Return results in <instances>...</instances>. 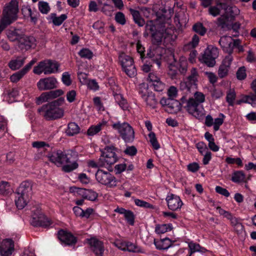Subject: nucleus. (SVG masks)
I'll use <instances>...</instances> for the list:
<instances>
[{
    "label": "nucleus",
    "mask_w": 256,
    "mask_h": 256,
    "mask_svg": "<svg viewBox=\"0 0 256 256\" xmlns=\"http://www.w3.org/2000/svg\"><path fill=\"white\" fill-rule=\"evenodd\" d=\"M59 240L66 245H72L76 244V240L71 233L64 230H60L58 232Z\"/></svg>",
    "instance_id": "20"
},
{
    "label": "nucleus",
    "mask_w": 256,
    "mask_h": 256,
    "mask_svg": "<svg viewBox=\"0 0 256 256\" xmlns=\"http://www.w3.org/2000/svg\"><path fill=\"white\" fill-rule=\"evenodd\" d=\"M64 102V98H60L50 102L44 105L38 111L46 120H54L62 118L64 110L60 106Z\"/></svg>",
    "instance_id": "2"
},
{
    "label": "nucleus",
    "mask_w": 256,
    "mask_h": 256,
    "mask_svg": "<svg viewBox=\"0 0 256 256\" xmlns=\"http://www.w3.org/2000/svg\"><path fill=\"white\" fill-rule=\"evenodd\" d=\"M220 8L218 7V6H210L208 8L209 14L214 17L218 16L220 14Z\"/></svg>",
    "instance_id": "56"
},
{
    "label": "nucleus",
    "mask_w": 256,
    "mask_h": 256,
    "mask_svg": "<svg viewBox=\"0 0 256 256\" xmlns=\"http://www.w3.org/2000/svg\"><path fill=\"white\" fill-rule=\"evenodd\" d=\"M186 242L188 244L189 250L194 254L196 252L204 253L207 251L204 248L198 244L194 242L193 241H188Z\"/></svg>",
    "instance_id": "30"
},
{
    "label": "nucleus",
    "mask_w": 256,
    "mask_h": 256,
    "mask_svg": "<svg viewBox=\"0 0 256 256\" xmlns=\"http://www.w3.org/2000/svg\"><path fill=\"white\" fill-rule=\"evenodd\" d=\"M59 66V64L56 61L45 60L40 62L36 66L34 67L33 72L38 75L42 73L44 74H50L57 72Z\"/></svg>",
    "instance_id": "6"
},
{
    "label": "nucleus",
    "mask_w": 256,
    "mask_h": 256,
    "mask_svg": "<svg viewBox=\"0 0 256 256\" xmlns=\"http://www.w3.org/2000/svg\"><path fill=\"white\" fill-rule=\"evenodd\" d=\"M78 54L82 58L90 60L93 56L92 52L88 48H82L79 52Z\"/></svg>",
    "instance_id": "44"
},
{
    "label": "nucleus",
    "mask_w": 256,
    "mask_h": 256,
    "mask_svg": "<svg viewBox=\"0 0 256 256\" xmlns=\"http://www.w3.org/2000/svg\"><path fill=\"white\" fill-rule=\"evenodd\" d=\"M160 104L164 106L165 110L170 114H176L181 109L180 102L176 100L166 99L164 97L161 98Z\"/></svg>",
    "instance_id": "12"
},
{
    "label": "nucleus",
    "mask_w": 256,
    "mask_h": 256,
    "mask_svg": "<svg viewBox=\"0 0 256 256\" xmlns=\"http://www.w3.org/2000/svg\"><path fill=\"white\" fill-rule=\"evenodd\" d=\"M142 96L148 106H149L152 108H154L156 107L158 102L154 94L150 92L148 94H144Z\"/></svg>",
    "instance_id": "25"
},
{
    "label": "nucleus",
    "mask_w": 256,
    "mask_h": 256,
    "mask_svg": "<svg viewBox=\"0 0 256 256\" xmlns=\"http://www.w3.org/2000/svg\"><path fill=\"white\" fill-rule=\"evenodd\" d=\"M64 94L62 90H52L48 92H44L36 98V104H42L43 102H48L51 100L55 98Z\"/></svg>",
    "instance_id": "16"
},
{
    "label": "nucleus",
    "mask_w": 256,
    "mask_h": 256,
    "mask_svg": "<svg viewBox=\"0 0 256 256\" xmlns=\"http://www.w3.org/2000/svg\"><path fill=\"white\" fill-rule=\"evenodd\" d=\"M107 122L106 120H102L96 126H90L88 130L87 133L88 136H92L99 132H100L106 126Z\"/></svg>",
    "instance_id": "27"
},
{
    "label": "nucleus",
    "mask_w": 256,
    "mask_h": 256,
    "mask_svg": "<svg viewBox=\"0 0 256 256\" xmlns=\"http://www.w3.org/2000/svg\"><path fill=\"white\" fill-rule=\"evenodd\" d=\"M215 190L217 193L220 194L226 197H228L230 195V192L226 189L220 186H216Z\"/></svg>",
    "instance_id": "62"
},
{
    "label": "nucleus",
    "mask_w": 256,
    "mask_h": 256,
    "mask_svg": "<svg viewBox=\"0 0 256 256\" xmlns=\"http://www.w3.org/2000/svg\"><path fill=\"white\" fill-rule=\"evenodd\" d=\"M256 100V94L246 96L242 99V100L238 101L237 102V104H240L241 102L252 104Z\"/></svg>",
    "instance_id": "47"
},
{
    "label": "nucleus",
    "mask_w": 256,
    "mask_h": 256,
    "mask_svg": "<svg viewBox=\"0 0 256 256\" xmlns=\"http://www.w3.org/2000/svg\"><path fill=\"white\" fill-rule=\"evenodd\" d=\"M97 197L98 194L96 192L91 190H87L85 199L91 201H94L97 198Z\"/></svg>",
    "instance_id": "51"
},
{
    "label": "nucleus",
    "mask_w": 256,
    "mask_h": 256,
    "mask_svg": "<svg viewBox=\"0 0 256 256\" xmlns=\"http://www.w3.org/2000/svg\"><path fill=\"white\" fill-rule=\"evenodd\" d=\"M227 53L228 55L225 56L224 58L222 60V64L230 68V66L233 60V56L232 55V52Z\"/></svg>",
    "instance_id": "59"
},
{
    "label": "nucleus",
    "mask_w": 256,
    "mask_h": 256,
    "mask_svg": "<svg viewBox=\"0 0 256 256\" xmlns=\"http://www.w3.org/2000/svg\"><path fill=\"white\" fill-rule=\"evenodd\" d=\"M96 178L100 184L110 188L116 186V178L108 172L98 169L96 174Z\"/></svg>",
    "instance_id": "11"
},
{
    "label": "nucleus",
    "mask_w": 256,
    "mask_h": 256,
    "mask_svg": "<svg viewBox=\"0 0 256 256\" xmlns=\"http://www.w3.org/2000/svg\"><path fill=\"white\" fill-rule=\"evenodd\" d=\"M234 40L232 36H224L220 38L219 44L224 52H232Z\"/></svg>",
    "instance_id": "19"
},
{
    "label": "nucleus",
    "mask_w": 256,
    "mask_h": 256,
    "mask_svg": "<svg viewBox=\"0 0 256 256\" xmlns=\"http://www.w3.org/2000/svg\"><path fill=\"white\" fill-rule=\"evenodd\" d=\"M198 70L196 68H192L190 70V74L187 77L186 80V86L188 84H196L198 78Z\"/></svg>",
    "instance_id": "26"
},
{
    "label": "nucleus",
    "mask_w": 256,
    "mask_h": 256,
    "mask_svg": "<svg viewBox=\"0 0 256 256\" xmlns=\"http://www.w3.org/2000/svg\"><path fill=\"white\" fill-rule=\"evenodd\" d=\"M236 97V94L234 90H230L227 93L226 102L228 103L229 106H233L234 101Z\"/></svg>",
    "instance_id": "43"
},
{
    "label": "nucleus",
    "mask_w": 256,
    "mask_h": 256,
    "mask_svg": "<svg viewBox=\"0 0 256 256\" xmlns=\"http://www.w3.org/2000/svg\"><path fill=\"white\" fill-rule=\"evenodd\" d=\"M166 200L168 208L173 211L180 210L183 205V202L180 197L172 194H168Z\"/></svg>",
    "instance_id": "14"
},
{
    "label": "nucleus",
    "mask_w": 256,
    "mask_h": 256,
    "mask_svg": "<svg viewBox=\"0 0 256 256\" xmlns=\"http://www.w3.org/2000/svg\"><path fill=\"white\" fill-rule=\"evenodd\" d=\"M169 31V29H166L164 32L158 31L152 33V40L153 43L159 44L162 42L163 38H166L169 34H170Z\"/></svg>",
    "instance_id": "24"
},
{
    "label": "nucleus",
    "mask_w": 256,
    "mask_h": 256,
    "mask_svg": "<svg viewBox=\"0 0 256 256\" xmlns=\"http://www.w3.org/2000/svg\"><path fill=\"white\" fill-rule=\"evenodd\" d=\"M192 29L196 33L202 36H204L207 31L206 28L200 22L195 24L192 26Z\"/></svg>",
    "instance_id": "37"
},
{
    "label": "nucleus",
    "mask_w": 256,
    "mask_h": 256,
    "mask_svg": "<svg viewBox=\"0 0 256 256\" xmlns=\"http://www.w3.org/2000/svg\"><path fill=\"white\" fill-rule=\"evenodd\" d=\"M119 61L123 70L130 77H134L136 74V70L132 58L124 53L119 55Z\"/></svg>",
    "instance_id": "9"
},
{
    "label": "nucleus",
    "mask_w": 256,
    "mask_h": 256,
    "mask_svg": "<svg viewBox=\"0 0 256 256\" xmlns=\"http://www.w3.org/2000/svg\"><path fill=\"white\" fill-rule=\"evenodd\" d=\"M154 244L157 249L166 250L172 245V242L168 238L161 239L160 240L156 241Z\"/></svg>",
    "instance_id": "29"
},
{
    "label": "nucleus",
    "mask_w": 256,
    "mask_h": 256,
    "mask_svg": "<svg viewBox=\"0 0 256 256\" xmlns=\"http://www.w3.org/2000/svg\"><path fill=\"white\" fill-rule=\"evenodd\" d=\"M88 243L90 250L94 253L96 256H103L104 246L103 243L94 238L88 240Z\"/></svg>",
    "instance_id": "18"
},
{
    "label": "nucleus",
    "mask_w": 256,
    "mask_h": 256,
    "mask_svg": "<svg viewBox=\"0 0 256 256\" xmlns=\"http://www.w3.org/2000/svg\"><path fill=\"white\" fill-rule=\"evenodd\" d=\"M148 138H150V142L154 149L158 150L160 148V145L158 142L155 134L151 132L148 134Z\"/></svg>",
    "instance_id": "39"
},
{
    "label": "nucleus",
    "mask_w": 256,
    "mask_h": 256,
    "mask_svg": "<svg viewBox=\"0 0 256 256\" xmlns=\"http://www.w3.org/2000/svg\"><path fill=\"white\" fill-rule=\"evenodd\" d=\"M80 130V128L76 124L75 122H70L68 124L66 133L69 136H72L78 134Z\"/></svg>",
    "instance_id": "32"
},
{
    "label": "nucleus",
    "mask_w": 256,
    "mask_h": 256,
    "mask_svg": "<svg viewBox=\"0 0 256 256\" xmlns=\"http://www.w3.org/2000/svg\"><path fill=\"white\" fill-rule=\"evenodd\" d=\"M112 128L118 130L122 138L126 142H132L134 138V132L128 122H118L112 124Z\"/></svg>",
    "instance_id": "7"
},
{
    "label": "nucleus",
    "mask_w": 256,
    "mask_h": 256,
    "mask_svg": "<svg viewBox=\"0 0 256 256\" xmlns=\"http://www.w3.org/2000/svg\"><path fill=\"white\" fill-rule=\"evenodd\" d=\"M230 68L226 65L222 64L220 66L218 70V75L220 78H223L226 76L228 74Z\"/></svg>",
    "instance_id": "46"
},
{
    "label": "nucleus",
    "mask_w": 256,
    "mask_h": 256,
    "mask_svg": "<svg viewBox=\"0 0 256 256\" xmlns=\"http://www.w3.org/2000/svg\"><path fill=\"white\" fill-rule=\"evenodd\" d=\"M124 216L127 222L130 225L133 226L134 224V213L132 211L128 210V211L124 215Z\"/></svg>",
    "instance_id": "48"
},
{
    "label": "nucleus",
    "mask_w": 256,
    "mask_h": 256,
    "mask_svg": "<svg viewBox=\"0 0 256 256\" xmlns=\"http://www.w3.org/2000/svg\"><path fill=\"white\" fill-rule=\"evenodd\" d=\"M0 192L4 195H8L12 192L10 184L6 182H2L0 183Z\"/></svg>",
    "instance_id": "38"
},
{
    "label": "nucleus",
    "mask_w": 256,
    "mask_h": 256,
    "mask_svg": "<svg viewBox=\"0 0 256 256\" xmlns=\"http://www.w3.org/2000/svg\"><path fill=\"white\" fill-rule=\"evenodd\" d=\"M67 18V16L66 14H62L59 16H57L56 14L52 13L48 16V19L52 20L54 25L59 26Z\"/></svg>",
    "instance_id": "28"
},
{
    "label": "nucleus",
    "mask_w": 256,
    "mask_h": 256,
    "mask_svg": "<svg viewBox=\"0 0 256 256\" xmlns=\"http://www.w3.org/2000/svg\"><path fill=\"white\" fill-rule=\"evenodd\" d=\"M26 59V57L22 56L13 58L8 62V66L13 70H18L24 64Z\"/></svg>",
    "instance_id": "23"
},
{
    "label": "nucleus",
    "mask_w": 256,
    "mask_h": 256,
    "mask_svg": "<svg viewBox=\"0 0 256 256\" xmlns=\"http://www.w3.org/2000/svg\"><path fill=\"white\" fill-rule=\"evenodd\" d=\"M196 147L201 154H204L206 151H208L206 144L202 142H198Z\"/></svg>",
    "instance_id": "57"
},
{
    "label": "nucleus",
    "mask_w": 256,
    "mask_h": 256,
    "mask_svg": "<svg viewBox=\"0 0 256 256\" xmlns=\"http://www.w3.org/2000/svg\"><path fill=\"white\" fill-rule=\"evenodd\" d=\"M46 157L48 160L57 166H62V170L66 172L74 170L78 167V154L71 150H58L48 153Z\"/></svg>",
    "instance_id": "1"
},
{
    "label": "nucleus",
    "mask_w": 256,
    "mask_h": 256,
    "mask_svg": "<svg viewBox=\"0 0 256 256\" xmlns=\"http://www.w3.org/2000/svg\"><path fill=\"white\" fill-rule=\"evenodd\" d=\"M15 203L18 209H22L29 202L32 195V184L29 182H23L16 190Z\"/></svg>",
    "instance_id": "5"
},
{
    "label": "nucleus",
    "mask_w": 256,
    "mask_h": 256,
    "mask_svg": "<svg viewBox=\"0 0 256 256\" xmlns=\"http://www.w3.org/2000/svg\"><path fill=\"white\" fill-rule=\"evenodd\" d=\"M40 11L44 14H47L50 10L48 4L44 1H40L38 4Z\"/></svg>",
    "instance_id": "42"
},
{
    "label": "nucleus",
    "mask_w": 256,
    "mask_h": 256,
    "mask_svg": "<svg viewBox=\"0 0 256 256\" xmlns=\"http://www.w3.org/2000/svg\"><path fill=\"white\" fill-rule=\"evenodd\" d=\"M172 229V224H158L155 228V232L158 234H164L171 230Z\"/></svg>",
    "instance_id": "34"
},
{
    "label": "nucleus",
    "mask_w": 256,
    "mask_h": 256,
    "mask_svg": "<svg viewBox=\"0 0 256 256\" xmlns=\"http://www.w3.org/2000/svg\"><path fill=\"white\" fill-rule=\"evenodd\" d=\"M218 48L209 46L199 58V60L208 67H213L216 64V59L218 57Z\"/></svg>",
    "instance_id": "8"
},
{
    "label": "nucleus",
    "mask_w": 256,
    "mask_h": 256,
    "mask_svg": "<svg viewBox=\"0 0 256 256\" xmlns=\"http://www.w3.org/2000/svg\"><path fill=\"white\" fill-rule=\"evenodd\" d=\"M14 250V243L11 239L3 240L0 246V255L1 256H10Z\"/></svg>",
    "instance_id": "17"
},
{
    "label": "nucleus",
    "mask_w": 256,
    "mask_h": 256,
    "mask_svg": "<svg viewBox=\"0 0 256 256\" xmlns=\"http://www.w3.org/2000/svg\"><path fill=\"white\" fill-rule=\"evenodd\" d=\"M134 201L136 205L142 208H152V206L150 203L141 200L134 199Z\"/></svg>",
    "instance_id": "53"
},
{
    "label": "nucleus",
    "mask_w": 256,
    "mask_h": 256,
    "mask_svg": "<svg viewBox=\"0 0 256 256\" xmlns=\"http://www.w3.org/2000/svg\"><path fill=\"white\" fill-rule=\"evenodd\" d=\"M152 86L154 90L159 92L163 91L166 87L165 84L162 82L160 80L152 84Z\"/></svg>",
    "instance_id": "50"
},
{
    "label": "nucleus",
    "mask_w": 256,
    "mask_h": 256,
    "mask_svg": "<svg viewBox=\"0 0 256 256\" xmlns=\"http://www.w3.org/2000/svg\"><path fill=\"white\" fill-rule=\"evenodd\" d=\"M62 80L66 86H69L72 84L70 74L68 72H64L62 74Z\"/></svg>",
    "instance_id": "52"
},
{
    "label": "nucleus",
    "mask_w": 256,
    "mask_h": 256,
    "mask_svg": "<svg viewBox=\"0 0 256 256\" xmlns=\"http://www.w3.org/2000/svg\"><path fill=\"white\" fill-rule=\"evenodd\" d=\"M230 220V221L231 224L232 226L236 227V228H238L239 230H242V224L240 222H238L236 218L232 216Z\"/></svg>",
    "instance_id": "61"
},
{
    "label": "nucleus",
    "mask_w": 256,
    "mask_h": 256,
    "mask_svg": "<svg viewBox=\"0 0 256 256\" xmlns=\"http://www.w3.org/2000/svg\"><path fill=\"white\" fill-rule=\"evenodd\" d=\"M237 78L240 80H244L246 77V70L244 67L239 68L236 72Z\"/></svg>",
    "instance_id": "63"
},
{
    "label": "nucleus",
    "mask_w": 256,
    "mask_h": 256,
    "mask_svg": "<svg viewBox=\"0 0 256 256\" xmlns=\"http://www.w3.org/2000/svg\"><path fill=\"white\" fill-rule=\"evenodd\" d=\"M126 250L136 253H144V250L136 244L127 242Z\"/></svg>",
    "instance_id": "35"
},
{
    "label": "nucleus",
    "mask_w": 256,
    "mask_h": 256,
    "mask_svg": "<svg viewBox=\"0 0 256 256\" xmlns=\"http://www.w3.org/2000/svg\"><path fill=\"white\" fill-rule=\"evenodd\" d=\"M100 160L102 162L100 166L104 167L112 166L116 163L118 160V157L115 152L114 148V146L106 148L102 152Z\"/></svg>",
    "instance_id": "10"
},
{
    "label": "nucleus",
    "mask_w": 256,
    "mask_h": 256,
    "mask_svg": "<svg viewBox=\"0 0 256 256\" xmlns=\"http://www.w3.org/2000/svg\"><path fill=\"white\" fill-rule=\"evenodd\" d=\"M130 12L132 16L134 22L138 26H142L145 24V22L142 18L139 11L132 8H130Z\"/></svg>",
    "instance_id": "31"
},
{
    "label": "nucleus",
    "mask_w": 256,
    "mask_h": 256,
    "mask_svg": "<svg viewBox=\"0 0 256 256\" xmlns=\"http://www.w3.org/2000/svg\"><path fill=\"white\" fill-rule=\"evenodd\" d=\"M26 12L30 18L31 22L35 24L37 21V12H33L30 7L26 8Z\"/></svg>",
    "instance_id": "49"
},
{
    "label": "nucleus",
    "mask_w": 256,
    "mask_h": 256,
    "mask_svg": "<svg viewBox=\"0 0 256 256\" xmlns=\"http://www.w3.org/2000/svg\"><path fill=\"white\" fill-rule=\"evenodd\" d=\"M168 74L172 78H175L178 74V68L174 64H170L168 66Z\"/></svg>",
    "instance_id": "54"
},
{
    "label": "nucleus",
    "mask_w": 256,
    "mask_h": 256,
    "mask_svg": "<svg viewBox=\"0 0 256 256\" xmlns=\"http://www.w3.org/2000/svg\"><path fill=\"white\" fill-rule=\"evenodd\" d=\"M18 10V2L16 0H12L4 7L2 17L0 21V33L8 26L17 19Z\"/></svg>",
    "instance_id": "4"
},
{
    "label": "nucleus",
    "mask_w": 256,
    "mask_h": 256,
    "mask_svg": "<svg viewBox=\"0 0 256 256\" xmlns=\"http://www.w3.org/2000/svg\"><path fill=\"white\" fill-rule=\"evenodd\" d=\"M57 80L54 77L41 78L37 83V86L40 90L54 88L56 87Z\"/></svg>",
    "instance_id": "15"
},
{
    "label": "nucleus",
    "mask_w": 256,
    "mask_h": 256,
    "mask_svg": "<svg viewBox=\"0 0 256 256\" xmlns=\"http://www.w3.org/2000/svg\"><path fill=\"white\" fill-rule=\"evenodd\" d=\"M34 226H42L48 228L52 224V222L44 216H40L38 218L34 217L30 222Z\"/></svg>",
    "instance_id": "22"
},
{
    "label": "nucleus",
    "mask_w": 256,
    "mask_h": 256,
    "mask_svg": "<svg viewBox=\"0 0 256 256\" xmlns=\"http://www.w3.org/2000/svg\"><path fill=\"white\" fill-rule=\"evenodd\" d=\"M27 72L24 69L22 68L21 70L12 74L10 77V81L12 82H18L26 74Z\"/></svg>",
    "instance_id": "36"
},
{
    "label": "nucleus",
    "mask_w": 256,
    "mask_h": 256,
    "mask_svg": "<svg viewBox=\"0 0 256 256\" xmlns=\"http://www.w3.org/2000/svg\"><path fill=\"white\" fill-rule=\"evenodd\" d=\"M115 19L116 22L120 24L124 25L126 24L125 16L122 12H118L116 14Z\"/></svg>",
    "instance_id": "55"
},
{
    "label": "nucleus",
    "mask_w": 256,
    "mask_h": 256,
    "mask_svg": "<svg viewBox=\"0 0 256 256\" xmlns=\"http://www.w3.org/2000/svg\"><path fill=\"white\" fill-rule=\"evenodd\" d=\"M70 191L72 192L76 193L78 195L81 196L85 199L87 189L74 186L70 188Z\"/></svg>",
    "instance_id": "45"
},
{
    "label": "nucleus",
    "mask_w": 256,
    "mask_h": 256,
    "mask_svg": "<svg viewBox=\"0 0 256 256\" xmlns=\"http://www.w3.org/2000/svg\"><path fill=\"white\" fill-rule=\"evenodd\" d=\"M204 100L205 96L201 92H196L193 98L186 101L185 108L190 114L198 120H202L205 116V110L202 105Z\"/></svg>",
    "instance_id": "3"
},
{
    "label": "nucleus",
    "mask_w": 256,
    "mask_h": 256,
    "mask_svg": "<svg viewBox=\"0 0 256 256\" xmlns=\"http://www.w3.org/2000/svg\"><path fill=\"white\" fill-rule=\"evenodd\" d=\"M24 33L20 29L11 28L7 30L6 35L10 40L18 42L22 38Z\"/></svg>",
    "instance_id": "21"
},
{
    "label": "nucleus",
    "mask_w": 256,
    "mask_h": 256,
    "mask_svg": "<svg viewBox=\"0 0 256 256\" xmlns=\"http://www.w3.org/2000/svg\"><path fill=\"white\" fill-rule=\"evenodd\" d=\"M246 178V176L242 171H236L232 174L231 180L236 183H239L244 182Z\"/></svg>",
    "instance_id": "33"
},
{
    "label": "nucleus",
    "mask_w": 256,
    "mask_h": 256,
    "mask_svg": "<svg viewBox=\"0 0 256 256\" xmlns=\"http://www.w3.org/2000/svg\"><path fill=\"white\" fill-rule=\"evenodd\" d=\"M168 98L166 99H172L176 100L175 98L178 96V90L177 88L174 86H170L167 91Z\"/></svg>",
    "instance_id": "41"
},
{
    "label": "nucleus",
    "mask_w": 256,
    "mask_h": 256,
    "mask_svg": "<svg viewBox=\"0 0 256 256\" xmlns=\"http://www.w3.org/2000/svg\"><path fill=\"white\" fill-rule=\"evenodd\" d=\"M224 117L222 114H220L219 117L214 119L213 126L215 132L218 131L220 129V126L224 123Z\"/></svg>",
    "instance_id": "40"
},
{
    "label": "nucleus",
    "mask_w": 256,
    "mask_h": 256,
    "mask_svg": "<svg viewBox=\"0 0 256 256\" xmlns=\"http://www.w3.org/2000/svg\"><path fill=\"white\" fill-rule=\"evenodd\" d=\"M32 146L34 148H37L40 150H42L40 152H41L43 151H44L45 146H48V144L44 142H32Z\"/></svg>",
    "instance_id": "60"
},
{
    "label": "nucleus",
    "mask_w": 256,
    "mask_h": 256,
    "mask_svg": "<svg viewBox=\"0 0 256 256\" xmlns=\"http://www.w3.org/2000/svg\"><path fill=\"white\" fill-rule=\"evenodd\" d=\"M228 18L226 16L223 14L218 18V24L222 28H224L226 25V22Z\"/></svg>",
    "instance_id": "58"
},
{
    "label": "nucleus",
    "mask_w": 256,
    "mask_h": 256,
    "mask_svg": "<svg viewBox=\"0 0 256 256\" xmlns=\"http://www.w3.org/2000/svg\"><path fill=\"white\" fill-rule=\"evenodd\" d=\"M76 96V92L74 90H72L68 92L66 94V100L69 102H72L74 101Z\"/></svg>",
    "instance_id": "64"
},
{
    "label": "nucleus",
    "mask_w": 256,
    "mask_h": 256,
    "mask_svg": "<svg viewBox=\"0 0 256 256\" xmlns=\"http://www.w3.org/2000/svg\"><path fill=\"white\" fill-rule=\"evenodd\" d=\"M36 40L32 36H28L24 34L18 43V48L22 50L26 51L36 46Z\"/></svg>",
    "instance_id": "13"
}]
</instances>
